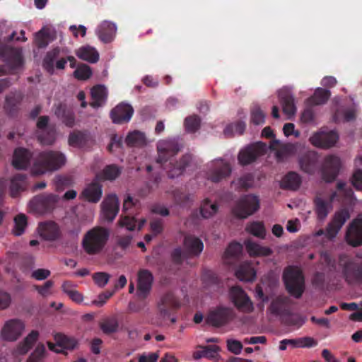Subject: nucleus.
Here are the masks:
<instances>
[{"instance_id":"nucleus-1","label":"nucleus","mask_w":362,"mask_h":362,"mask_svg":"<svg viewBox=\"0 0 362 362\" xmlns=\"http://www.w3.org/2000/svg\"><path fill=\"white\" fill-rule=\"evenodd\" d=\"M156 163L164 165L169 163L167 171L169 178L173 179L181 175L191 161L189 155L184 156L179 161L172 162L171 159L181 150L182 146L175 139H161L157 142Z\"/></svg>"},{"instance_id":"nucleus-2","label":"nucleus","mask_w":362,"mask_h":362,"mask_svg":"<svg viewBox=\"0 0 362 362\" xmlns=\"http://www.w3.org/2000/svg\"><path fill=\"white\" fill-rule=\"evenodd\" d=\"M65 163L66 157L62 153L54 151H44L39 154L34 162L31 172L35 175H42L59 170Z\"/></svg>"},{"instance_id":"nucleus-3","label":"nucleus","mask_w":362,"mask_h":362,"mask_svg":"<svg viewBox=\"0 0 362 362\" xmlns=\"http://www.w3.org/2000/svg\"><path fill=\"white\" fill-rule=\"evenodd\" d=\"M109 236L108 229L103 227H94L84 235L82 247L88 255L98 254L105 247Z\"/></svg>"},{"instance_id":"nucleus-4","label":"nucleus","mask_w":362,"mask_h":362,"mask_svg":"<svg viewBox=\"0 0 362 362\" xmlns=\"http://www.w3.org/2000/svg\"><path fill=\"white\" fill-rule=\"evenodd\" d=\"M232 170V164L229 160L218 158L206 165L205 175L208 180L218 183L230 177Z\"/></svg>"},{"instance_id":"nucleus-5","label":"nucleus","mask_w":362,"mask_h":362,"mask_svg":"<svg viewBox=\"0 0 362 362\" xmlns=\"http://www.w3.org/2000/svg\"><path fill=\"white\" fill-rule=\"evenodd\" d=\"M283 279L288 293L295 298H300L305 289L304 276L298 267L290 266L286 268Z\"/></svg>"},{"instance_id":"nucleus-6","label":"nucleus","mask_w":362,"mask_h":362,"mask_svg":"<svg viewBox=\"0 0 362 362\" xmlns=\"http://www.w3.org/2000/svg\"><path fill=\"white\" fill-rule=\"evenodd\" d=\"M259 208V198L254 194H247L239 199L233 211L237 217L245 218L253 214Z\"/></svg>"},{"instance_id":"nucleus-7","label":"nucleus","mask_w":362,"mask_h":362,"mask_svg":"<svg viewBox=\"0 0 362 362\" xmlns=\"http://www.w3.org/2000/svg\"><path fill=\"white\" fill-rule=\"evenodd\" d=\"M339 139V135L335 131L321 129L311 134L310 143L320 148H329L334 146Z\"/></svg>"},{"instance_id":"nucleus-8","label":"nucleus","mask_w":362,"mask_h":362,"mask_svg":"<svg viewBox=\"0 0 362 362\" xmlns=\"http://www.w3.org/2000/svg\"><path fill=\"white\" fill-rule=\"evenodd\" d=\"M171 305V296H166L163 298L158 303V311L156 315L152 318L151 322L157 326H164L168 320L172 323L175 322V317H170V307Z\"/></svg>"},{"instance_id":"nucleus-9","label":"nucleus","mask_w":362,"mask_h":362,"mask_svg":"<svg viewBox=\"0 0 362 362\" xmlns=\"http://www.w3.org/2000/svg\"><path fill=\"white\" fill-rule=\"evenodd\" d=\"M278 97L282 107V111L287 119H292L297 111L295 99L291 90L284 87L279 90Z\"/></svg>"},{"instance_id":"nucleus-10","label":"nucleus","mask_w":362,"mask_h":362,"mask_svg":"<svg viewBox=\"0 0 362 362\" xmlns=\"http://www.w3.org/2000/svg\"><path fill=\"white\" fill-rule=\"evenodd\" d=\"M25 327V323L20 319L8 320L2 327L1 337L7 341H15L23 334Z\"/></svg>"},{"instance_id":"nucleus-11","label":"nucleus","mask_w":362,"mask_h":362,"mask_svg":"<svg viewBox=\"0 0 362 362\" xmlns=\"http://www.w3.org/2000/svg\"><path fill=\"white\" fill-rule=\"evenodd\" d=\"M230 298L235 307L244 313H251L253 304L247 295L240 286H233L230 290Z\"/></svg>"},{"instance_id":"nucleus-12","label":"nucleus","mask_w":362,"mask_h":362,"mask_svg":"<svg viewBox=\"0 0 362 362\" xmlns=\"http://www.w3.org/2000/svg\"><path fill=\"white\" fill-rule=\"evenodd\" d=\"M264 144L258 142L242 149L238 154L239 163L242 165L249 164L266 151Z\"/></svg>"},{"instance_id":"nucleus-13","label":"nucleus","mask_w":362,"mask_h":362,"mask_svg":"<svg viewBox=\"0 0 362 362\" xmlns=\"http://www.w3.org/2000/svg\"><path fill=\"white\" fill-rule=\"evenodd\" d=\"M233 317V312L232 309L220 306L209 312L207 321L213 326L219 327L227 323Z\"/></svg>"},{"instance_id":"nucleus-14","label":"nucleus","mask_w":362,"mask_h":362,"mask_svg":"<svg viewBox=\"0 0 362 362\" xmlns=\"http://www.w3.org/2000/svg\"><path fill=\"white\" fill-rule=\"evenodd\" d=\"M58 199V197L54 194L37 196L30 201V207L39 214H44L52 209Z\"/></svg>"},{"instance_id":"nucleus-15","label":"nucleus","mask_w":362,"mask_h":362,"mask_svg":"<svg viewBox=\"0 0 362 362\" xmlns=\"http://www.w3.org/2000/svg\"><path fill=\"white\" fill-rule=\"evenodd\" d=\"M341 166L340 158L334 155H329L323 164V178L327 182L333 181L337 176Z\"/></svg>"},{"instance_id":"nucleus-16","label":"nucleus","mask_w":362,"mask_h":362,"mask_svg":"<svg viewBox=\"0 0 362 362\" xmlns=\"http://www.w3.org/2000/svg\"><path fill=\"white\" fill-rule=\"evenodd\" d=\"M60 52L59 48H55L49 52L44 59L43 66L50 74L54 72L55 68L60 70L64 69L67 63V60L64 58L57 59L60 55Z\"/></svg>"},{"instance_id":"nucleus-17","label":"nucleus","mask_w":362,"mask_h":362,"mask_svg":"<svg viewBox=\"0 0 362 362\" xmlns=\"http://www.w3.org/2000/svg\"><path fill=\"white\" fill-rule=\"evenodd\" d=\"M153 277L152 274L146 269H141L138 273L136 295L140 298H145L151 289Z\"/></svg>"},{"instance_id":"nucleus-18","label":"nucleus","mask_w":362,"mask_h":362,"mask_svg":"<svg viewBox=\"0 0 362 362\" xmlns=\"http://www.w3.org/2000/svg\"><path fill=\"white\" fill-rule=\"evenodd\" d=\"M350 214L346 209L337 211L333 220L327 228L326 235L329 239H333L339 233L345 222L349 218Z\"/></svg>"},{"instance_id":"nucleus-19","label":"nucleus","mask_w":362,"mask_h":362,"mask_svg":"<svg viewBox=\"0 0 362 362\" xmlns=\"http://www.w3.org/2000/svg\"><path fill=\"white\" fill-rule=\"evenodd\" d=\"M102 215L103 218L112 221L118 214L119 200L115 194L108 195L102 202Z\"/></svg>"},{"instance_id":"nucleus-20","label":"nucleus","mask_w":362,"mask_h":362,"mask_svg":"<svg viewBox=\"0 0 362 362\" xmlns=\"http://www.w3.org/2000/svg\"><path fill=\"white\" fill-rule=\"evenodd\" d=\"M346 240L352 246L362 243V218L358 217L351 223L346 234Z\"/></svg>"},{"instance_id":"nucleus-21","label":"nucleus","mask_w":362,"mask_h":362,"mask_svg":"<svg viewBox=\"0 0 362 362\" xmlns=\"http://www.w3.org/2000/svg\"><path fill=\"white\" fill-rule=\"evenodd\" d=\"M56 344L47 343L49 349L55 353H62L64 349H73L76 346L77 341L75 339L69 337L62 334H57L54 337Z\"/></svg>"},{"instance_id":"nucleus-22","label":"nucleus","mask_w":362,"mask_h":362,"mask_svg":"<svg viewBox=\"0 0 362 362\" xmlns=\"http://www.w3.org/2000/svg\"><path fill=\"white\" fill-rule=\"evenodd\" d=\"M269 148L272 151H275L277 159L282 160L287 156L295 153L296 150V144H284L279 140L274 139L270 142Z\"/></svg>"},{"instance_id":"nucleus-23","label":"nucleus","mask_w":362,"mask_h":362,"mask_svg":"<svg viewBox=\"0 0 362 362\" xmlns=\"http://www.w3.org/2000/svg\"><path fill=\"white\" fill-rule=\"evenodd\" d=\"M134 110L128 104H119L110 112V116L114 123L121 124L128 122L133 115Z\"/></svg>"},{"instance_id":"nucleus-24","label":"nucleus","mask_w":362,"mask_h":362,"mask_svg":"<svg viewBox=\"0 0 362 362\" xmlns=\"http://www.w3.org/2000/svg\"><path fill=\"white\" fill-rule=\"evenodd\" d=\"M48 120L47 117L43 116L39 118L37 123L38 130L42 131L38 135L39 140L45 145L52 144L55 140V132L47 127Z\"/></svg>"},{"instance_id":"nucleus-25","label":"nucleus","mask_w":362,"mask_h":362,"mask_svg":"<svg viewBox=\"0 0 362 362\" xmlns=\"http://www.w3.org/2000/svg\"><path fill=\"white\" fill-rule=\"evenodd\" d=\"M337 196L336 192H333L328 197H317L315 199V212L320 220H324L332 208V202Z\"/></svg>"},{"instance_id":"nucleus-26","label":"nucleus","mask_w":362,"mask_h":362,"mask_svg":"<svg viewBox=\"0 0 362 362\" xmlns=\"http://www.w3.org/2000/svg\"><path fill=\"white\" fill-rule=\"evenodd\" d=\"M116 33V25L107 21L102 22L96 29V35L104 43H108L112 41L115 37Z\"/></svg>"},{"instance_id":"nucleus-27","label":"nucleus","mask_w":362,"mask_h":362,"mask_svg":"<svg viewBox=\"0 0 362 362\" xmlns=\"http://www.w3.org/2000/svg\"><path fill=\"white\" fill-rule=\"evenodd\" d=\"M318 160V153L315 151H310L300 158L299 165L303 172L313 174L317 169Z\"/></svg>"},{"instance_id":"nucleus-28","label":"nucleus","mask_w":362,"mask_h":362,"mask_svg":"<svg viewBox=\"0 0 362 362\" xmlns=\"http://www.w3.org/2000/svg\"><path fill=\"white\" fill-rule=\"evenodd\" d=\"M102 194L101 185L97 180H94L84 188L81 194V198L89 202L96 203L100 199Z\"/></svg>"},{"instance_id":"nucleus-29","label":"nucleus","mask_w":362,"mask_h":362,"mask_svg":"<svg viewBox=\"0 0 362 362\" xmlns=\"http://www.w3.org/2000/svg\"><path fill=\"white\" fill-rule=\"evenodd\" d=\"M30 153L25 148H18L13 156L12 164L16 169H25L30 163Z\"/></svg>"},{"instance_id":"nucleus-30","label":"nucleus","mask_w":362,"mask_h":362,"mask_svg":"<svg viewBox=\"0 0 362 362\" xmlns=\"http://www.w3.org/2000/svg\"><path fill=\"white\" fill-rule=\"evenodd\" d=\"M184 248L192 255H199L204 249L202 241L192 235H187L184 240Z\"/></svg>"},{"instance_id":"nucleus-31","label":"nucleus","mask_w":362,"mask_h":362,"mask_svg":"<svg viewBox=\"0 0 362 362\" xmlns=\"http://www.w3.org/2000/svg\"><path fill=\"white\" fill-rule=\"evenodd\" d=\"M76 54L81 60L90 63H96L99 59V53L97 49L88 45L81 46L77 49Z\"/></svg>"},{"instance_id":"nucleus-32","label":"nucleus","mask_w":362,"mask_h":362,"mask_svg":"<svg viewBox=\"0 0 362 362\" xmlns=\"http://www.w3.org/2000/svg\"><path fill=\"white\" fill-rule=\"evenodd\" d=\"M39 235L45 240H54L59 235V228L57 224L54 222H45L39 225L38 228Z\"/></svg>"},{"instance_id":"nucleus-33","label":"nucleus","mask_w":362,"mask_h":362,"mask_svg":"<svg viewBox=\"0 0 362 362\" xmlns=\"http://www.w3.org/2000/svg\"><path fill=\"white\" fill-rule=\"evenodd\" d=\"M54 30L51 27L45 26L35 35V42L40 47H46L54 39Z\"/></svg>"},{"instance_id":"nucleus-34","label":"nucleus","mask_w":362,"mask_h":362,"mask_svg":"<svg viewBox=\"0 0 362 362\" xmlns=\"http://www.w3.org/2000/svg\"><path fill=\"white\" fill-rule=\"evenodd\" d=\"M218 204L209 198H204L200 203L199 212L202 218L209 219L214 217L218 211Z\"/></svg>"},{"instance_id":"nucleus-35","label":"nucleus","mask_w":362,"mask_h":362,"mask_svg":"<svg viewBox=\"0 0 362 362\" xmlns=\"http://www.w3.org/2000/svg\"><path fill=\"white\" fill-rule=\"evenodd\" d=\"M344 275L349 282L362 279V268L353 262H348L344 267Z\"/></svg>"},{"instance_id":"nucleus-36","label":"nucleus","mask_w":362,"mask_h":362,"mask_svg":"<svg viewBox=\"0 0 362 362\" xmlns=\"http://www.w3.org/2000/svg\"><path fill=\"white\" fill-rule=\"evenodd\" d=\"M107 90L105 86L98 85L91 90L92 102L91 105L93 107H98L103 105L107 100Z\"/></svg>"},{"instance_id":"nucleus-37","label":"nucleus","mask_w":362,"mask_h":362,"mask_svg":"<svg viewBox=\"0 0 362 362\" xmlns=\"http://www.w3.org/2000/svg\"><path fill=\"white\" fill-rule=\"evenodd\" d=\"M246 250L250 256H269L272 254V250L268 247H264L260 244L255 243L251 240L245 242Z\"/></svg>"},{"instance_id":"nucleus-38","label":"nucleus","mask_w":362,"mask_h":362,"mask_svg":"<svg viewBox=\"0 0 362 362\" xmlns=\"http://www.w3.org/2000/svg\"><path fill=\"white\" fill-rule=\"evenodd\" d=\"M235 276L241 281H252L256 278V271L250 263L245 262L236 270Z\"/></svg>"},{"instance_id":"nucleus-39","label":"nucleus","mask_w":362,"mask_h":362,"mask_svg":"<svg viewBox=\"0 0 362 362\" xmlns=\"http://www.w3.org/2000/svg\"><path fill=\"white\" fill-rule=\"evenodd\" d=\"M91 140V136L86 132H74L69 137V144L74 147H84Z\"/></svg>"},{"instance_id":"nucleus-40","label":"nucleus","mask_w":362,"mask_h":362,"mask_svg":"<svg viewBox=\"0 0 362 362\" xmlns=\"http://www.w3.org/2000/svg\"><path fill=\"white\" fill-rule=\"evenodd\" d=\"M243 251V245L240 243L233 242L226 248L223 259L226 264H231L232 259L237 258Z\"/></svg>"},{"instance_id":"nucleus-41","label":"nucleus","mask_w":362,"mask_h":362,"mask_svg":"<svg viewBox=\"0 0 362 362\" xmlns=\"http://www.w3.org/2000/svg\"><path fill=\"white\" fill-rule=\"evenodd\" d=\"M9 57V59H13L17 66L22 64V56L19 50L13 49L8 45L0 42V56L6 57Z\"/></svg>"},{"instance_id":"nucleus-42","label":"nucleus","mask_w":362,"mask_h":362,"mask_svg":"<svg viewBox=\"0 0 362 362\" xmlns=\"http://www.w3.org/2000/svg\"><path fill=\"white\" fill-rule=\"evenodd\" d=\"M245 230L260 239H264L266 237L265 226L262 221H252L249 223L245 227Z\"/></svg>"},{"instance_id":"nucleus-43","label":"nucleus","mask_w":362,"mask_h":362,"mask_svg":"<svg viewBox=\"0 0 362 362\" xmlns=\"http://www.w3.org/2000/svg\"><path fill=\"white\" fill-rule=\"evenodd\" d=\"M356 110L354 107L345 109L342 107H337L336 112L334 115L335 122H349L355 118Z\"/></svg>"},{"instance_id":"nucleus-44","label":"nucleus","mask_w":362,"mask_h":362,"mask_svg":"<svg viewBox=\"0 0 362 362\" xmlns=\"http://www.w3.org/2000/svg\"><path fill=\"white\" fill-rule=\"evenodd\" d=\"M125 142L129 146H141L146 144V139L144 133L139 131H133L128 134Z\"/></svg>"},{"instance_id":"nucleus-45","label":"nucleus","mask_w":362,"mask_h":362,"mask_svg":"<svg viewBox=\"0 0 362 362\" xmlns=\"http://www.w3.org/2000/svg\"><path fill=\"white\" fill-rule=\"evenodd\" d=\"M146 223L145 219L140 220L139 223H137V221L134 217H130L127 215L122 216L119 221V225L120 227L125 228L128 230H134L136 228L141 229Z\"/></svg>"},{"instance_id":"nucleus-46","label":"nucleus","mask_w":362,"mask_h":362,"mask_svg":"<svg viewBox=\"0 0 362 362\" xmlns=\"http://www.w3.org/2000/svg\"><path fill=\"white\" fill-rule=\"evenodd\" d=\"M301 183L300 176L296 173H288L281 180V186L284 188L296 189Z\"/></svg>"},{"instance_id":"nucleus-47","label":"nucleus","mask_w":362,"mask_h":362,"mask_svg":"<svg viewBox=\"0 0 362 362\" xmlns=\"http://www.w3.org/2000/svg\"><path fill=\"white\" fill-rule=\"evenodd\" d=\"M354 165L356 170L351 177V184L357 189H362V170L358 169V168L362 166V156H358L355 159Z\"/></svg>"},{"instance_id":"nucleus-48","label":"nucleus","mask_w":362,"mask_h":362,"mask_svg":"<svg viewBox=\"0 0 362 362\" xmlns=\"http://www.w3.org/2000/svg\"><path fill=\"white\" fill-rule=\"evenodd\" d=\"M26 187V181L24 175L21 174L14 176L11 181V194L16 197L20 191L23 190Z\"/></svg>"},{"instance_id":"nucleus-49","label":"nucleus","mask_w":362,"mask_h":362,"mask_svg":"<svg viewBox=\"0 0 362 362\" xmlns=\"http://www.w3.org/2000/svg\"><path fill=\"white\" fill-rule=\"evenodd\" d=\"M38 336L39 333L37 331H32L18 346L17 349L18 353L20 354H26L37 341Z\"/></svg>"},{"instance_id":"nucleus-50","label":"nucleus","mask_w":362,"mask_h":362,"mask_svg":"<svg viewBox=\"0 0 362 362\" xmlns=\"http://www.w3.org/2000/svg\"><path fill=\"white\" fill-rule=\"evenodd\" d=\"M118 327L117 320L115 317H106L100 323L101 330L107 334L116 332Z\"/></svg>"},{"instance_id":"nucleus-51","label":"nucleus","mask_w":362,"mask_h":362,"mask_svg":"<svg viewBox=\"0 0 362 362\" xmlns=\"http://www.w3.org/2000/svg\"><path fill=\"white\" fill-rule=\"evenodd\" d=\"M330 96V93L327 90L320 88L316 89L313 96L308 100L310 105H321L325 103Z\"/></svg>"},{"instance_id":"nucleus-52","label":"nucleus","mask_w":362,"mask_h":362,"mask_svg":"<svg viewBox=\"0 0 362 362\" xmlns=\"http://www.w3.org/2000/svg\"><path fill=\"white\" fill-rule=\"evenodd\" d=\"M55 114L59 118H62V122L67 127H73L74 124V117L72 112H66L65 107L62 105L58 107Z\"/></svg>"},{"instance_id":"nucleus-53","label":"nucleus","mask_w":362,"mask_h":362,"mask_svg":"<svg viewBox=\"0 0 362 362\" xmlns=\"http://www.w3.org/2000/svg\"><path fill=\"white\" fill-rule=\"evenodd\" d=\"M250 121L255 125H260L264 123L265 114L258 105H254L251 108Z\"/></svg>"},{"instance_id":"nucleus-54","label":"nucleus","mask_w":362,"mask_h":362,"mask_svg":"<svg viewBox=\"0 0 362 362\" xmlns=\"http://www.w3.org/2000/svg\"><path fill=\"white\" fill-rule=\"evenodd\" d=\"M245 129V123L244 122H238L228 124L223 130V134L226 136H231L235 134H241Z\"/></svg>"},{"instance_id":"nucleus-55","label":"nucleus","mask_w":362,"mask_h":362,"mask_svg":"<svg viewBox=\"0 0 362 362\" xmlns=\"http://www.w3.org/2000/svg\"><path fill=\"white\" fill-rule=\"evenodd\" d=\"M14 228L13 232L15 235L19 236L22 235L27 226V218L25 215L20 214L17 215L14 218Z\"/></svg>"},{"instance_id":"nucleus-56","label":"nucleus","mask_w":362,"mask_h":362,"mask_svg":"<svg viewBox=\"0 0 362 362\" xmlns=\"http://www.w3.org/2000/svg\"><path fill=\"white\" fill-rule=\"evenodd\" d=\"M232 184L238 189H247L253 186V177L250 174L243 175L233 181Z\"/></svg>"},{"instance_id":"nucleus-57","label":"nucleus","mask_w":362,"mask_h":362,"mask_svg":"<svg viewBox=\"0 0 362 362\" xmlns=\"http://www.w3.org/2000/svg\"><path fill=\"white\" fill-rule=\"evenodd\" d=\"M46 351L43 344H38L30 356L28 362H44Z\"/></svg>"},{"instance_id":"nucleus-58","label":"nucleus","mask_w":362,"mask_h":362,"mask_svg":"<svg viewBox=\"0 0 362 362\" xmlns=\"http://www.w3.org/2000/svg\"><path fill=\"white\" fill-rule=\"evenodd\" d=\"M74 75L78 80H86L92 75V71L88 65L81 64L74 71Z\"/></svg>"},{"instance_id":"nucleus-59","label":"nucleus","mask_w":362,"mask_h":362,"mask_svg":"<svg viewBox=\"0 0 362 362\" xmlns=\"http://www.w3.org/2000/svg\"><path fill=\"white\" fill-rule=\"evenodd\" d=\"M121 170L115 165H107L103 171V178L108 180L116 179L120 174Z\"/></svg>"},{"instance_id":"nucleus-60","label":"nucleus","mask_w":362,"mask_h":362,"mask_svg":"<svg viewBox=\"0 0 362 362\" xmlns=\"http://www.w3.org/2000/svg\"><path fill=\"white\" fill-rule=\"evenodd\" d=\"M185 125L187 132H194L200 126V119L196 115L189 116L185 119Z\"/></svg>"},{"instance_id":"nucleus-61","label":"nucleus","mask_w":362,"mask_h":362,"mask_svg":"<svg viewBox=\"0 0 362 362\" xmlns=\"http://www.w3.org/2000/svg\"><path fill=\"white\" fill-rule=\"evenodd\" d=\"M283 132L286 137L293 136L295 138H298L300 135V132L298 129H296L293 123L285 124L283 127Z\"/></svg>"},{"instance_id":"nucleus-62","label":"nucleus","mask_w":362,"mask_h":362,"mask_svg":"<svg viewBox=\"0 0 362 362\" xmlns=\"http://www.w3.org/2000/svg\"><path fill=\"white\" fill-rule=\"evenodd\" d=\"M93 280L98 286H105L109 281L110 276L105 272L95 273L93 276Z\"/></svg>"},{"instance_id":"nucleus-63","label":"nucleus","mask_w":362,"mask_h":362,"mask_svg":"<svg viewBox=\"0 0 362 362\" xmlns=\"http://www.w3.org/2000/svg\"><path fill=\"white\" fill-rule=\"evenodd\" d=\"M228 349L234 354H239L243 349L242 344L235 339H228L227 341Z\"/></svg>"},{"instance_id":"nucleus-64","label":"nucleus","mask_w":362,"mask_h":362,"mask_svg":"<svg viewBox=\"0 0 362 362\" xmlns=\"http://www.w3.org/2000/svg\"><path fill=\"white\" fill-rule=\"evenodd\" d=\"M158 358V353H145L139 356L138 362H156Z\"/></svg>"}]
</instances>
